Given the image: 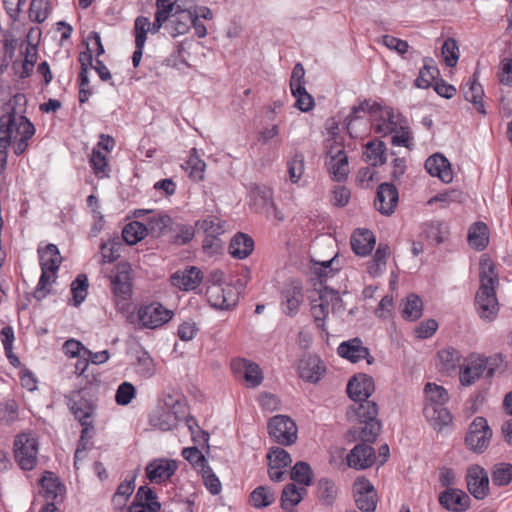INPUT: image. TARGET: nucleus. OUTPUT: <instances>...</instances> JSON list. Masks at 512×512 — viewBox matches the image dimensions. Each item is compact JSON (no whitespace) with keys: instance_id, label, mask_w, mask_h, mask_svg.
Masks as SVG:
<instances>
[{"instance_id":"4468645a","label":"nucleus","mask_w":512,"mask_h":512,"mask_svg":"<svg viewBox=\"0 0 512 512\" xmlns=\"http://www.w3.org/2000/svg\"><path fill=\"white\" fill-rule=\"evenodd\" d=\"M355 502L363 512H374L377 504V494L369 480L358 478L353 486Z\"/></svg>"},{"instance_id":"a19ab883","label":"nucleus","mask_w":512,"mask_h":512,"mask_svg":"<svg viewBox=\"0 0 512 512\" xmlns=\"http://www.w3.org/2000/svg\"><path fill=\"white\" fill-rule=\"evenodd\" d=\"M353 410L359 422L365 421H378L376 416L378 415V405L371 400L364 399L362 401L355 402Z\"/></svg>"},{"instance_id":"774afa93","label":"nucleus","mask_w":512,"mask_h":512,"mask_svg":"<svg viewBox=\"0 0 512 512\" xmlns=\"http://www.w3.org/2000/svg\"><path fill=\"white\" fill-rule=\"evenodd\" d=\"M29 16L37 23L44 22L48 17L47 0H32L29 9Z\"/></svg>"},{"instance_id":"bb28decb","label":"nucleus","mask_w":512,"mask_h":512,"mask_svg":"<svg viewBox=\"0 0 512 512\" xmlns=\"http://www.w3.org/2000/svg\"><path fill=\"white\" fill-rule=\"evenodd\" d=\"M233 368L243 373V378L250 388L259 386L263 380L261 369L256 363L240 359L233 362Z\"/></svg>"},{"instance_id":"72a5a7b5","label":"nucleus","mask_w":512,"mask_h":512,"mask_svg":"<svg viewBox=\"0 0 512 512\" xmlns=\"http://www.w3.org/2000/svg\"><path fill=\"white\" fill-rule=\"evenodd\" d=\"M62 257L56 245L48 244L43 251H40L41 270L57 272Z\"/></svg>"},{"instance_id":"ea45409f","label":"nucleus","mask_w":512,"mask_h":512,"mask_svg":"<svg viewBox=\"0 0 512 512\" xmlns=\"http://www.w3.org/2000/svg\"><path fill=\"white\" fill-rule=\"evenodd\" d=\"M423 311L422 300L415 294H410L402 303V316L404 319L414 321L421 317Z\"/></svg>"},{"instance_id":"9b49d317","label":"nucleus","mask_w":512,"mask_h":512,"mask_svg":"<svg viewBox=\"0 0 512 512\" xmlns=\"http://www.w3.org/2000/svg\"><path fill=\"white\" fill-rule=\"evenodd\" d=\"M206 295L211 306L221 310L230 309L238 302V294L230 285L211 284L206 290Z\"/></svg>"},{"instance_id":"f3484780","label":"nucleus","mask_w":512,"mask_h":512,"mask_svg":"<svg viewBox=\"0 0 512 512\" xmlns=\"http://www.w3.org/2000/svg\"><path fill=\"white\" fill-rule=\"evenodd\" d=\"M202 280L203 274L196 266H189L171 276V284L183 291L195 290Z\"/></svg>"},{"instance_id":"aec40b11","label":"nucleus","mask_w":512,"mask_h":512,"mask_svg":"<svg viewBox=\"0 0 512 512\" xmlns=\"http://www.w3.org/2000/svg\"><path fill=\"white\" fill-rule=\"evenodd\" d=\"M466 479L468 490L476 499H483L487 496L489 478L484 469L478 466L469 468Z\"/></svg>"},{"instance_id":"de8ad7c7","label":"nucleus","mask_w":512,"mask_h":512,"mask_svg":"<svg viewBox=\"0 0 512 512\" xmlns=\"http://www.w3.org/2000/svg\"><path fill=\"white\" fill-rule=\"evenodd\" d=\"M426 403L425 404H446L449 399L445 388L435 383H427L424 388Z\"/></svg>"},{"instance_id":"a878e982","label":"nucleus","mask_w":512,"mask_h":512,"mask_svg":"<svg viewBox=\"0 0 512 512\" xmlns=\"http://www.w3.org/2000/svg\"><path fill=\"white\" fill-rule=\"evenodd\" d=\"M182 418L184 415L179 414V410L159 409L151 414L149 421L152 427L161 431H169L175 428Z\"/></svg>"},{"instance_id":"c756f323","label":"nucleus","mask_w":512,"mask_h":512,"mask_svg":"<svg viewBox=\"0 0 512 512\" xmlns=\"http://www.w3.org/2000/svg\"><path fill=\"white\" fill-rule=\"evenodd\" d=\"M253 247L254 241L250 236L238 233L231 239L229 252L234 258L244 259L252 253Z\"/></svg>"},{"instance_id":"a211bd4d","label":"nucleus","mask_w":512,"mask_h":512,"mask_svg":"<svg viewBox=\"0 0 512 512\" xmlns=\"http://www.w3.org/2000/svg\"><path fill=\"white\" fill-rule=\"evenodd\" d=\"M177 470V462L171 459H155L146 467V474L150 482L162 483L168 480Z\"/></svg>"},{"instance_id":"e433bc0d","label":"nucleus","mask_w":512,"mask_h":512,"mask_svg":"<svg viewBox=\"0 0 512 512\" xmlns=\"http://www.w3.org/2000/svg\"><path fill=\"white\" fill-rule=\"evenodd\" d=\"M439 74V69L433 64V60L431 58L425 59L424 65L415 79V86L421 89L429 88Z\"/></svg>"},{"instance_id":"6e6552de","label":"nucleus","mask_w":512,"mask_h":512,"mask_svg":"<svg viewBox=\"0 0 512 512\" xmlns=\"http://www.w3.org/2000/svg\"><path fill=\"white\" fill-rule=\"evenodd\" d=\"M492 431L483 417H476L469 426L465 437L467 447L478 453L484 452L491 440Z\"/></svg>"},{"instance_id":"49530a36","label":"nucleus","mask_w":512,"mask_h":512,"mask_svg":"<svg viewBox=\"0 0 512 512\" xmlns=\"http://www.w3.org/2000/svg\"><path fill=\"white\" fill-rule=\"evenodd\" d=\"M89 282L85 274H79L71 283L72 301L74 306H79L88 295Z\"/></svg>"},{"instance_id":"0e129e2a","label":"nucleus","mask_w":512,"mask_h":512,"mask_svg":"<svg viewBox=\"0 0 512 512\" xmlns=\"http://www.w3.org/2000/svg\"><path fill=\"white\" fill-rule=\"evenodd\" d=\"M442 55L448 67H454L457 64L459 49L454 39L448 38L444 41L442 45Z\"/></svg>"},{"instance_id":"2eb2a0df","label":"nucleus","mask_w":512,"mask_h":512,"mask_svg":"<svg viewBox=\"0 0 512 512\" xmlns=\"http://www.w3.org/2000/svg\"><path fill=\"white\" fill-rule=\"evenodd\" d=\"M110 279L114 297L117 300H128L132 294L130 265L128 263L119 264L116 273Z\"/></svg>"},{"instance_id":"69168bd1","label":"nucleus","mask_w":512,"mask_h":512,"mask_svg":"<svg viewBox=\"0 0 512 512\" xmlns=\"http://www.w3.org/2000/svg\"><path fill=\"white\" fill-rule=\"evenodd\" d=\"M151 29V22L145 16H138L134 23L135 44L145 45L147 34Z\"/></svg>"},{"instance_id":"473e14b6","label":"nucleus","mask_w":512,"mask_h":512,"mask_svg":"<svg viewBox=\"0 0 512 512\" xmlns=\"http://www.w3.org/2000/svg\"><path fill=\"white\" fill-rule=\"evenodd\" d=\"M251 201L258 212L264 213L268 207H272L273 191L266 186H255L250 192Z\"/></svg>"},{"instance_id":"f257e3e1","label":"nucleus","mask_w":512,"mask_h":512,"mask_svg":"<svg viewBox=\"0 0 512 512\" xmlns=\"http://www.w3.org/2000/svg\"><path fill=\"white\" fill-rule=\"evenodd\" d=\"M365 116H369L371 127L381 136L392 134L405 120L401 114L395 113L390 107L364 101L359 106H354L345 119L346 128L351 137L360 136V126L367 128V122L363 119Z\"/></svg>"},{"instance_id":"680f3d73","label":"nucleus","mask_w":512,"mask_h":512,"mask_svg":"<svg viewBox=\"0 0 512 512\" xmlns=\"http://www.w3.org/2000/svg\"><path fill=\"white\" fill-rule=\"evenodd\" d=\"M200 473L203 479V483L207 490L212 495H218L222 490V485L219 478L213 472L212 468L210 466H205L204 468H202V471H200Z\"/></svg>"},{"instance_id":"c85d7f7f","label":"nucleus","mask_w":512,"mask_h":512,"mask_svg":"<svg viewBox=\"0 0 512 512\" xmlns=\"http://www.w3.org/2000/svg\"><path fill=\"white\" fill-rule=\"evenodd\" d=\"M375 243L376 238L374 234L367 229L357 230L351 238V247L360 256L368 255L373 250Z\"/></svg>"},{"instance_id":"a18cd8bd","label":"nucleus","mask_w":512,"mask_h":512,"mask_svg":"<svg viewBox=\"0 0 512 512\" xmlns=\"http://www.w3.org/2000/svg\"><path fill=\"white\" fill-rule=\"evenodd\" d=\"M156 363L148 352H142L135 363V372L143 379H149L156 374Z\"/></svg>"},{"instance_id":"338daca9","label":"nucleus","mask_w":512,"mask_h":512,"mask_svg":"<svg viewBox=\"0 0 512 512\" xmlns=\"http://www.w3.org/2000/svg\"><path fill=\"white\" fill-rule=\"evenodd\" d=\"M288 173L291 182L297 183L304 172V156L301 153L295 154L288 161Z\"/></svg>"},{"instance_id":"79ce46f5","label":"nucleus","mask_w":512,"mask_h":512,"mask_svg":"<svg viewBox=\"0 0 512 512\" xmlns=\"http://www.w3.org/2000/svg\"><path fill=\"white\" fill-rule=\"evenodd\" d=\"M147 235L146 225L138 221L127 224L122 231V237L128 245L138 243Z\"/></svg>"},{"instance_id":"13d9d810","label":"nucleus","mask_w":512,"mask_h":512,"mask_svg":"<svg viewBox=\"0 0 512 512\" xmlns=\"http://www.w3.org/2000/svg\"><path fill=\"white\" fill-rule=\"evenodd\" d=\"M292 95L296 99L295 106L302 112H308L314 107V99L307 92L305 86H295L291 89Z\"/></svg>"},{"instance_id":"0eeeda50","label":"nucleus","mask_w":512,"mask_h":512,"mask_svg":"<svg viewBox=\"0 0 512 512\" xmlns=\"http://www.w3.org/2000/svg\"><path fill=\"white\" fill-rule=\"evenodd\" d=\"M65 400L70 411L80 424L93 422L95 404L92 400L87 398L83 391H71L65 395Z\"/></svg>"},{"instance_id":"052dcab7","label":"nucleus","mask_w":512,"mask_h":512,"mask_svg":"<svg viewBox=\"0 0 512 512\" xmlns=\"http://www.w3.org/2000/svg\"><path fill=\"white\" fill-rule=\"evenodd\" d=\"M362 426L359 431V439L365 444L372 443L379 435L381 424L379 421L360 422Z\"/></svg>"},{"instance_id":"cd10ccee","label":"nucleus","mask_w":512,"mask_h":512,"mask_svg":"<svg viewBox=\"0 0 512 512\" xmlns=\"http://www.w3.org/2000/svg\"><path fill=\"white\" fill-rule=\"evenodd\" d=\"M423 413L427 421L434 427L441 429L451 422V414L445 404H425Z\"/></svg>"},{"instance_id":"39448f33","label":"nucleus","mask_w":512,"mask_h":512,"mask_svg":"<svg viewBox=\"0 0 512 512\" xmlns=\"http://www.w3.org/2000/svg\"><path fill=\"white\" fill-rule=\"evenodd\" d=\"M38 441L32 433H20L14 440V458L22 470L30 471L37 465Z\"/></svg>"},{"instance_id":"c03bdc74","label":"nucleus","mask_w":512,"mask_h":512,"mask_svg":"<svg viewBox=\"0 0 512 512\" xmlns=\"http://www.w3.org/2000/svg\"><path fill=\"white\" fill-rule=\"evenodd\" d=\"M275 501V493L266 486H259L250 494V504L262 509L271 505Z\"/></svg>"},{"instance_id":"c9c22d12","label":"nucleus","mask_w":512,"mask_h":512,"mask_svg":"<svg viewBox=\"0 0 512 512\" xmlns=\"http://www.w3.org/2000/svg\"><path fill=\"white\" fill-rule=\"evenodd\" d=\"M170 240L177 245H185L189 243L194 235L195 229L189 224L172 222L169 232Z\"/></svg>"},{"instance_id":"b1692460","label":"nucleus","mask_w":512,"mask_h":512,"mask_svg":"<svg viewBox=\"0 0 512 512\" xmlns=\"http://www.w3.org/2000/svg\"><path fill=\"white\" fill-rule=\"evenodd\" d=\"M192 19L193 13L191 9H178L167 20L164 28L171 37H176L188 32Z\"/></svg>"},{"instance_id":"3c124183","label":"nucleus","mask_w":512,"mask_h":512,"mask_svg":"<svg viewBox=\"0 0 512 512\" xmlns=\"http://www.w3.org/2000/svg\"><path fill=\"white\" fill-rule=\"evenodd\" d=\"M40 482L45 490V499L47 502H53L57 496L61 494L62 485L53 477V473L45 472Z\"/></svg>"},{"instance_id":"bf43d9fd","label":"nucleus","mask_w":512,"mask_h":512,"mask_svg":"<svg viewBox=\"0 0 512 512\" xmlns=\"http://www.w3.org/2000/svg\"><path fill=\"white\" fill-rule=\"evenodd\" d=\"M135 488L134 480L122 482L115 494L113 495L112 502L116 508L125 506L128 498L131 496Z\"/></svg>"},{"instance_id":"864d4df0","label":"nucleus","mask_w":512,"mask_h":512,"mask_svg":"<svg viewBox=\"0 0 512 512\" xmlns=\"http://www.w3.org/2000/svg\"><path fill=\"white\" fill-rule=\"evenodd\" d=\"M56 272L42 270L39 282L34 291V297L37 300L45 298L51 291L52 284L55 282Z\"/></svg>"},{"instance_id":"7ed1b4c3","label":"nucleus","mask_w":512,"mask_h":512,"mask_svg":"<svg viewBox=\"0 0 512 512\" xmlns=\"http://www.w3.org/2000/svg\"><path fill=\"white\" fill-rule=\"evenodd\" d=\"M479 279L480 286L475 296V309L482 320L491 322L496 319L499 312L495 292L499 280L494 263L485 256L480 260Z\"/></svg>"},{"instance_id":"20e7f679","label":"nucleus","mask_w":512,"mask_h":512,"mask_svg":"<svg viewBox=\"0 0 512 512\" xmlns=\"http://www.w3.org/2000/svg\"><path fill=\"white\" fill-rule=\"evenodd\" d=\"M501 362V356L487 358L475 354L469 355L460 365L459 380L461 385L471 386L485 373L486 377H492Z\"/></svg>"},{"instance_id":"5701e85b","label":"nucleus","mask_w":512,"mask_h":512,"mask_svg":"<svg viewBox=\"0 0 512 512\" xmlns=\"http://www.w3.org/2000/svg\"><path fill=\"white\" fill-rule=\"evenodd\" d=\"M425 169L433 176L438 177L444 183H451L453 172L451 164L446 157L440 153H435L425 161Z\"/></svg>"},{"instance_id":"4d7b16f0","label":"nucleus","mask_w":512,"mask_h":512,"mask_svg":"<svg viewBox=\"0 0 512 512\" xmlns=\"http://www.w3.org/2000/svg\"><path fill=\"white\" fill-rule=\"evenodd\" d=\"M301 501V493L294 484H288L282 491L281 507L285 511L291 510Z\"/></svg>"},{"instance_id":"423d86ee","label":"nucleus","mask_w":512,"mask_h":512,"mask_svg":"<svg viewBox=\"0 0 512 512\" xmlns=\"http://www.w3.org/2000/svg\"><path fill=\"white\" fill-rule=\"evenodd\" d=\"M269 436L278 444L291 445L297 439V426L288 416L276 415L268 423Z\"/></svg>"},{"instance_id":"f704fd0d","label":"nucleus","mask_w":512,"mask_h":512,"mask_svg":"<svg viewBox=\"0 0 512 512\" xmlns=\"http://www.w3.org/2000/svg\"><path fill=\"white\" fill-rule=\"evenodd\" d=\"M468 242L475 250L481 251L485 249L489 242L486 224L482 222L473 224L468 232Z\"/></svg>"},{"instance_id":"412c9836","label":"nucleus","mask_w":512,"mask_h":512,"mask_svg":"<svg viewBox=\"0 0 512 512\" xmlns=\"http://www.w3.org/2000/svg\"><path fill=\"white\" fill-rule=\"evenodd\" d=\"M439 503L452 512H464L470 506V497L459 489L448 488L439 495Z\"/></svg>"},{"instance_id":"09e8293b","label":"nucleus","mask_w":512,"mask_h":512,"mask_svg":"<svg viewBox=\"0 0 512 512\" xmlns=\"http://www.w3.org/2000/svg\"><path fill=\"white\" fill-rule=\"evenodd\" d=\"M438 359L441 364V370L449 372L460 364L461 355L459 351L449 347L438 352Z\"/></svg>"},{"instance_id":"8fccbe9b","label":"nucleus","mask_w":512,"mask_h":512,"mask_svg":"<svg viewBox=\"0 0 512 512\" xmlns=\"http://www.w3.org/2000/svg\"><path fill=\"white\" fill-rule=\"evenodd\" d=\"M268 466L274 468H286L292 463L290 454L280 447H273L267 453Z\"/></svg>"},{"instance_id":"4c0bfd02","label":"nucleus","mask_w":512,"mask_h":512,"mask_svg":"<svg viewBox=\"0 0 512 512\" xmlns=\"http://www.w3.org/2000/svg\"><path fill=\"white\" fill-rule=\"evenodd\" d=\"M311 314L317 327L322 331H325V320L329 314V306L322 291H320L317 299H313L311 301Z\"/></svg>"},{"instance_id":"dca6fc26","label":"nucleus","mask_w":512,"mask_h":512,"mask_svg":"<svg viewBox=\"0 0 512 512\" xmlns=\"http://www.w3.org/2000/svg\"><path fill=\"white\" fill-rule=\"evenodd\" d=\"M350 468L364 470L376 462L375 450L372 446L361 443L354 446L346 456Z\"/></svg>"},{"instance_id":"6ab92c4d","label":"nucleus","mask_w":512,"mask_h":512,"mask_svg":"<svg viewBox=\"0 0 512 512\" xmlns=\"http://www.w3.org/2000/svg\"><path fill=\"white\" fill-rule=\"evenodd\" d=\"M374 389L373 378L365 374L352 377L347 384V393L354 402L368 399Z\"/></svg>"},{"instance_id":"393cba45","label":"nucleus","mask_w":512,"mask_h":512,"mask_svg":"<svg viewBox=\"0 0 512 512\" xmlns=\"http://www.w3.org/2000/svg\"><path fill=\"white\" fill-rule=\"evenodd\" d=\"M300 377L311 383L318 382L325 373L323 362L316 356H308L299 363Z\"/></svg>"},{"instance_id":"5fc2aeb1","label":"nucleus","mask_w":512,"mask_h":512,"mask_svg":"<svg viewBox=\"0 0 512 512\" xmlns=\"http://www.w3.org/2000/svg\"><path fill=\"white\" fill-rule=\"evenodd\" d=\"M291 479L304 486H309L312 482V470L308 463L299 461L291 470Z\"/></svg>"},{"instance_id":"f03ea898","label":"nucleus","mask_w":512,"mask_h":512,"mask_svg":"<svg viewBox=\"0 0 512 512\" xmlns=\"http://www.w3.org/2000/svg\"><path fill=\"white\" fill-rule=\"evenodd\" d=\"M35 134L34 125L22 115H18L14 107L8 106L0 116V156L4 166L7 161V149L15 142L14 153L21 155L29 146V139Z\"/></svg>"},{"instance_id":"ddd939ff","label":"nucleus","mask_w":512,"mask_h":512,"mask_svg":"<svg viewBox=\"0 0 512 512\" xmlns=\"http://www.w3.org/2000/svg\"><path fill=\"white\" fill-rule=\"evenodd\" d=\"M304 295L302 285L293 280L287 283L281 292V308L285 315L294 317L303 303Z\"/></svg>"},{"instance_id":"6e6d98bb","label":"nucleus","mask_w":512,"mask_h":512,"mask_svg":"<svg viewBox=\"0 0 512 512\" xmlns=\"http://www.w3.org/2000/svg\"><path fill=\"white\" fill-rule=\"evenodd\" d=\"M492 482L497 486L508 485L512 481V464H496L492 471Z\"/></svg>"},{"instance_id":"37998d69","label":"nucleus","mask_w":512,"mask_h":512,"mask_svg":"<svg viewBox=\"0 0 512 512\" xmlns=\"http://www.w3.org/2000/svg\"><path fill=\"white\" fill-rule=\"evenodd\" d=\"M424 232L426 238L437 245L445 242L449 236L448 226L441 221L427 223Z\"/></svg>"},{"instance_id":"9d476101","label":"nucleus","mask_w":512,"mask_h":512,"mask_svg":"<svg viewBox=\"0 0 512 512\" xmlns=\"http://www.w3.org/2000/svg\"><path fill=\"white\" fill-rule=\"evenodd\" d=\"M325 164L329 174L335 181H344L349 173L348 157L344 149L330 146L326 153Z\"/></svg>"},{"instance_id":"f8f14e48","label":"nucleus","mask_w":512,"mask_h":512,"mask_svg":"<svg viewBox=\"0 0 512 512\" xmlns=\"http://www.w3.org/2000/svg\"><path fill=\"white\" fill-rule=\"evenodd\" d=\"M399 201L398 190L392 183H381L376 191L374 206L384 216L394 213Z\"/></svg>"},{"instance_id":"7c9ffc66","label":"nucleus","mask_w":512,"mask_h":512,"mask_svg":"<svg viewBox=\"0 0 512 512\" xmlns=\"http://www.w3.org/2000/svg\"><path fill=\"white\" fill-rule=\"evenodd\" d=\"M172 222V218L167 214L153 213L145 224L147 233L153 237H160L169 232Z\"/></svg>"},{"instance_id":"2f4dec72","label":"nucleus","mask_w":512,"mask_h":512,"mask_svg":"<svg viewBox=\"0 0 512 512\" xmlns=\"http://www.w3.org/2000/svg\"><path fill=\"white\" fill-rule=\"evenodd\" d=\"M364 160L371 166H378L385 163V144L380 140L368 142L363 151Z\"/></svg>"},{"instance_id":"4be33fe9","label":"nucleus","mask_w":512,"mask_h":512,"mask_svg":"<svg viewBox=\"0 0 512 512\" xmlns=\"http://www.w3.org/2000/svg\"><path fill=\"white\" fill-rule=\"evenodd\" d=\"M337 352L340 357L348 359L353 363L362 359H366L368 364L373 362V358H370L368 348L363 346V342L360 338H353L342 342L338 346Z\"/></svg>"},{"instance_id":"1a4fd4ad","label":"nucleus","mask_w":512,"mask_h":512,"mask_svg":"<svg viewBox=\"0 0 512 512\" xmlns=\"http://www.w3.org/2000/svg\"><path fill=\"white\" fill-rule=\"evenodd\" d=\"M174 313L158 302L141 306L137 317L142 327L156 329L169 322Z\"/></svg>"},{"instance_id":"e2e57ef3","label":"nucleus","mask_w":512,"mask_h":512,"mask_svg":"<svg viewBox=\"0 0 512 512\" xmlns=\"http://www.w3.org/2000/svg\"><path fill=\"white\" fill-rule=\"evenodd\" d=\"M182 456L185 460H187L191 465L202 471V468L205 466H209L207 460L203 453L198 449V447H186L182 450Z\"/></svg>"},{"instance_id":"58836bf2","label":"nucleus","mask_w":512,"mask_h":512,"mask_svg":"<svg viewBox=\"0 0 512 512\" xmlns=\"http://www.w3.org/2000/svg\"><path fill=\"white\" fill-rule=\"evenodd\" d=\"M463 94L467 101L473 103L477 109V111L481 114H486L484 109V105L482 103V97L484 95V91L482 86L477 83L476 80L467 83L463 87Z\"/></svg>"},{"instance_id":"603ef678","label":"nucleus","mask_w":512,"mask_h":512,"mask_svg":"<svg viewBox=\"0 0 512 512\" xmlns=\"http://www.w3.org/2000/svg\"><path fill=\"white\" fill-rule=\"evenodd\" d=\"M195 225L198 230L203 231L207 237L219 236L224 232L222 222L215 216H208L203 220H198Z\"/></svg>"}]
</instances>
